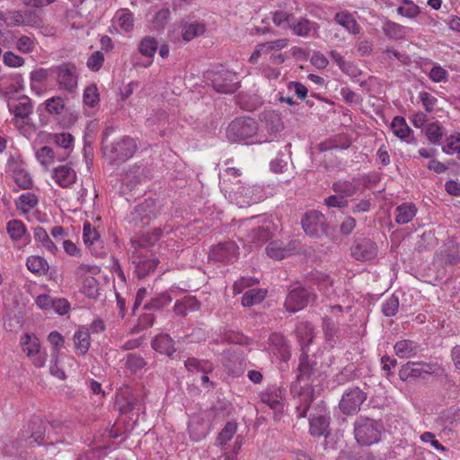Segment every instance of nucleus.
<instances>
[{
    "mask_svg": "<svg viewBox=\"0 0 460 460\" xmlns=\"http://www.w3.org/2000/svg\"><path fill=\"white\" fill-rule=\"evenodd\" d=\"M384 426L381 421L360 416L354 422V436L357 442L368 447L380 441Z\"/></svg>",
    "mask_w": 460,
    "mask_h": 460,
    "instance_id": "nucleus-1",
    "label": "nucleus"
},
{
    "mask_svg": "<svg viewBox=\"0 0 460 460\" xmlns=\"http://www.w3.org/2000/svg\"><path fill=\"white\" fill-rule=\"evenodd\" d=\"M137 149L134 138L124 136L111 145H105L102 140V150L104 155L111 164H120L131 158Z\"/></svg>",
    "mask_w": 460,
    "mask_h": 460,
    "instance_id": "nucleus-2",
    "label": "nucleus"
},
{
    "mask_svg": "<svg viewBox=\"0 0 460 460\" xmlns=\"http://www.w3.org/2000/svg\"><path fill=\"white\" fill-rule=\"evenodd\" d=\"M46 427L42 420L33 416L27 427L20 431L13 447L16 448L32 447L35 444L40 445L45 438Z\"/></svg>",
    "mask_w": 460,
    "mask_h": 460,
    "instance_id": "nucleus-3",
    "label": "nucleus"
},
{
    "mask_svg": "<svg viewBox=\"0 0 460 460\" xmlns=\"http://www.w3.org/2000/svg\"><path fill=\"white\" fill-rule=\"evenodd\" d=\"M258 131L257 122L250 117H239L226 128V137L231 142H241L253 137Z\"/></svg>",
    "mask_w": 460,
    "mask_h": 460,
    "instance_id": "nucleus-4",
    "label": "nucleus"
},
{
    "mask_svg": "<svg viewBox=\"0 0 460 460\" xmlns=\"http://www.w3.org/2000/svg\"><path fill=\"white\" fill-rule=\"evenodd\" d=\"M302 228L310 237L320 238L328 233L324 215L318 210L305 212L301 219Z\"/></svg>",
    "mask_w": 460,
    "mask_h": 460,
    "instance_id": "nucleus-5",
    "label": "nucleus"
},
{
    "mask_svg": "<svg viewBox=\"0 0 460 460\" xmlns=\"http://www.w3.org/2000/svg\"><path fill=\"white\" fill-rule=\"evenodd\" d=\"M441 370L442 368L438 364L409 361L399 370V377L402 381L417 377L425 379L427 376L438 375Z\"/></svg>",
    "mask_w": 460,
    "mask_h": 460,
    "instance_id": "nucleus-6",
    "label": "nucleus"
},
{
    "mask_svg": "<svg viewBox=\"0 0 460 460\" xmlns=\"http://www.w3.org/2000/svg\"><path fill=\"white\" fill-rule=\"evenodd\" d=\"M51 73L57 76V84L60 89L73 92L77 86L78 73L73 63H62L51 66Z\"/></svg>",
    "mask_w": 460,
    "mask_h": 460,
    "instance_id": "nucleus-7",
    "label": "nucleus"
},
{
    "mask_svg": "<svg viewBox=\"0 0 460 460\" xmlns=\"http://www.w3.org/2000/svg\"><path fill=\"white\" fill-rule=\"evenodd\" d=\"M367 398V393L359 387L356 386L349 388L343 394L339 403V408L343 414H357L360 411V407Z\"/></svg>",
    "mask_w": 460,
    "mask_h": 460,
    "instance_id": "nucleus-8",
    "label": "nucleus"
},
{
    "mask_svg": "<svg viewBox=\"0 0 460 460\" xmlns=\"http://www.w3.org/2000/svg\"><path fill=\"white\" fill-rule=\"evenodd\" d=\"M320 374L321 372L318 367V362L315 359L310 358L307 351H303L299 357L296 382L291 385L292 392L296 389V383L301 381L313 382L320 376Z\"/></svg>",
    "mask_w": 460,
    "mask_h": 460,
    "instance_id": "nucleus-9",
    "label": "nucleus"
},
{
    "mask_svg": "<svg viewBox=\"0 0 460 460\" xmlns=\"http://www.w3.org/2000/svg\"><path fill=\"white\" fill-rule=\"evenodd\" d=\"M315 294L308 288L297 287L291 289L285 300V307L290 313H296L305 308L314 300Z\"/></svg>",
    "mask_w": 460,
    "mask_h": 460,
    "instance_id": "nucleus-10",
    "label": "nucleus"
},
{
    "mask_svg": "<svg viewBox=\"0 0 460 460\" xmlns=\"http://www.w3.org/2000/svg\"><path fill=\"white\" fill-rule=\"evenodd\" d=\"M211 84L217 92L222 93H233L240 86L237 74L229 70H220L215 73Z\"/></svg>",
    "mask_w": 460,
    "mask_h": 460,
    "instance_id": "nucleus-11",
    "label": "nucleus"
},
{
    "mask_svg": "<svg viewBox=\"0 0 460 460\" xmlns=\"http://www.w3.org/2000/svg\"><path fill=\"white\" fill-rule=\"evenodd\" d=\"M238 246L233 241L219 243L209 252V259L216 261H233L237 259Z\"/></svg>",
    "mask_w": 460,
    "mask_h": 460,
    "instance_id": "nucleus-12",
    "label": "nucleus"
},
{
    "mask_svg": "<svg viewBox=\"0 0 460 460\" xmlns=\"http://www.w3.org/2000/svg\"><path fill=\"white\" fill-rule=\"evenodd\" d=\"M351 256L359 261L372 260L377 253L376 243L367 238L358 240L350 248Z\"/></svg>",
    "mask_w": 460,
    "mask_h": 460,
    "instance_id": "nucleus-13",
    "label": "nucleus"
},
{
    "mask_svg": "<svg viewBox=\"0 0 460 460\" xmlns=\"http://www.w3.org/2000/svg\"><path fill=\"white\" fill-rule=\"evenodd\" d=\"M310 434L314 437H328L330 416L325 409H321L318 413L313 414L309 420Z\"/></svg>",
    "mask_w": 460,
    "mask_h": 460,
    "instance_id": "nucleus-14",
    "label": "nucleus"
},
{
    "mask_svg": "<svg viewBox=\"0 0 460 460\" xmlns=\"http://www.w3.org/2000/svg\"><path fill=\"white\" fill-rule=\"evenodd\" d=\"M297 244L296 240H292L287 244H284L281 241H272L266 247V252L273 260H282L296 251Z\"/></svg>",
    "mask_w": 460,
    "mask_h": 460,
    "instance_id": "nucleus-15",
    "label": "nucleus"
},
{
    "mask_svg": "<svg viewBox=\"0 0 460 460\" xmlns=\"http://www.w3.org/2000/svg\"><path fill=\"white\" fill-rule=\"evenodd\" d=\"M139 394L136 389H132L128 385L119 388V400L121 404V411L124 412L133 411L139 402Z\"/></svg>",
    "mask_w": 460,
    "mask_h": 460,
    "instance_id": "nucleus-16",
    "label": "nucleus"
},
{
    "mask_svg": "<svg viewBox=\"0 0 460 460\" xmlns=\"http://www.w3.org/2000/svg\"><path fill=\"white\" fill-rule=\"evenodd\" d=\"M298 404L296 406L297 418H305L314 401V388L311 385L302 387L297 394Z\"/></svg>",
    "mask_w": 460,
    "mask_h": 460,
    "instance_id": "nucleus-17",
    "label": "nucleus"
},
{
    "mask_svg": "<svg viewBox=\"0 0 460 460\" xmlns=\"http://www.w3.org/2000/svg\"><path fill=\"white\" fill-rule=\"evenodd\" d=\"M151 347L155 351L167 355L168 357H172L176 351L174 341L167 333L156 335L151 341Z\"/></svg>",
    "mask_w": 460,
    "mask_h": 460,
    "instance_id": "nucleus-18",
    "label": "nucleus"
},
{
    "mask_svg": "<svg viewBox=\"0 0 460 460\" xmlns=\"http://www.w3.org/2000/svg\"><path fill=\"white\" fill-rule=\"evenodd\" d=\"M270 341L272 347V352L284 362L289 360L291 356L290 349L284 336L275 332L272 333Z\"/></svg>",
    "mask_w": 460,
    "mask_h": 460,
    "instance_id": "nucleus-19",
    "label": "nucleus"
},
{
    "mask_svg": "<svg viewBox=\"0 0 460 460\" xmlns=\"http://www.w3.org/2000/svg\"><path fill=\"white\" fill-rule=\"evenodd\" d=\"M149 205L147 203H142L137 205L129 216V221L134 225L135 227H144L150 222L151 216L148 211Z\"/></svg>",
    "mask_w": 460,
    "mask_h": 460,
    "instance_id": "nucleus-20",
    "label": "nucleus"
},
{
    "mask_svg": "<svg viewBox=\"0 0 460 460\" xmlns=\"http://www.w3.org/2000/svg\"><path fill=\"white\" fill-rule=\"evenodd\" d=\"M53 177L56 182L62 188L70 186L76 179L75 171L67 165H61L55 168Z\"/></svg>",
    "mask_w": 460,
    "mask_h": 460,
    "instance_id": "nucleus-21",
    "label": "nucleus"
},
{
    "mask_svg": "<svg viewBox=\"0 0 460 460\" xmlns=\"http://www.w3.org/2000/svg\"><path fill=\"white\" fill-rule=\"evenodd\" d=\"M334 22L342 26L349 33L357 35L360 32V26L348 11L339 12L334 16Z\"/></svg>",
    "mask_w": 460,
    "mask_h": 460,
    "instance_id": "nucleus-22",
    "label": "nucleus"
},
{
    "mask_svg": "<svg viewBox=\"0 0 460 460\" xmlns=\"http://www.w3.org/2000/svg\"><path fill=\"white\" fill-rule=\"evenodd\" d=\"M395 354L402 358L414 357L420 351V346L416 341L411 340H402L395 343Z\"/></svg>",
    "mask_w": 460,
    "mask_h": 460,
    "instance_id": "nucleus-23",
    "label": "nucleus"
},
{
    "mask_svg": "<svg viewBox=\"0 0 460 460\" xmlns=\"http://www.w3.org/2000/svg\"><path fill=\"white\" fill-rule=\"evenodd\" d=\"M262 121L265 124V128L270 134L280 132L284 128V124L280 114L275 111H268L262 114Z\"/></svg>",
    "mask_w": 460,
    "mask_h": 460,
    "instance_id": "nucleus-24",
    "label": "nucleus"
},
{
    "mask_svg": "<svg viewBox=\"0 0 460 460\" xmlns=\"http://www.w3.org/2000/svg\"><path fill=\"white\" fill-rule=\"evenodd\" d=\"M163 231L161 228H155L152 232L142 234L138 239L132 240V247L137 252L139 248L153 246L158 242L162 236Z\"/></svg>",
    "mask_w": 460,
    "mask_h": 460,
    "instance_id": "nucleus-25",
    "label": "nucleus"
},
{
    "mask_svg": "<svg viewBox=\"0 0 460 460\" xmlns=\"http://www.w3.org/2000/svg\"><path fill=\"white\" fill-rule=\"evenodd\" d=\"M137 257L139 260L134 261L136 264L134 272L138 279H144L156 269L159 260L156 258L142 259L141 255Z\"/></svg>",
    "mask_w": 460,
    "mask_h": 460,
    "instance_id": "nucleus-26",
    "label": "nucleus"
},
{
    "mask_svg": "<svg viewBox=\"0 0 460 460\" xmlns=\"http://www.w3.org/2000/svg\"><path fill=\"white\" fill-rule=\"evenodd\" d=\"M285 394V391L277 386L261 394V402L268 404L271 409L278 410L281 405Z\"/></svg>",
    "mask_w": 460,
    "mask_h": 460,
    "instance_id": "nucleus-27",
    "label": "nucleus"
},
{
    "mask_svg": "<svg viewBox=\"0 0 460 460\" xmlns=\"http://www.w3.org/2000/svg\"><path fill=\"white\" fill-rule=\"evenodd\" d=\"M27 269L38 276L46 275L49 270V263L45 258L40 255H31L26 261Z\"/></svg>",
    "mask_w": 460,
    "mask_h": 460,
    "instance_id": "nucleus-28",
    "label": "nucleus"
},
{
    "mask_svg": "<svg viewBox=\"0 0 460 460\" xmlns=\"http://www.w3.org/2000/svg\"><path fill=\"white\" fill-rule=\"evenodd\" d=\"M297 336L300 340L301 350L307 351V348L313 342L314 338V327L309 323H301L296 329Z\"/></svg>",
    "mask_w": 460,
    "mask_h": 460,
    "instance_id": "nucleus-29",
    "label": "nucleus"
},
{
    "mask_svg": "<svg viewBox=\"0 0 460 460\" xmlns=\"http://www.w3.org/2000/svg\"><path fill=\"white\" fill-rule=\"evenodd\" d=\"M417 208L412 203H402L395 208V222L399 225H404L411 221L415 217Z\"/></svg>",
    "mask_w": 460,
    "mask_h": 460,
    "instance_id": "nucleus-30",
    "label": "nucleus"
},
{
    "mask_svg": "<svg viewBox=\"0 0 460 460\" xmlns=\"http://www.w3.org/2000/svg\"><path fill=\"white\" fill-rule=\"evenodd\" d=\"M53 75L51 67L49 68H38L31 73V88L37 94H40L42 91L41 84L47 81L49 76Z\"/></svg>",
    "mask_w": 460,
    "mask_h": 460,
    "instance_id": "nucleus-31",
    "label": "nucleus"
},
{
    "mask_svg": "<svg viewBox=\"0 0 460 460\" xmlns=\"http://www.w3.org/2000/svg\"><path fill=\"white\" fill-rule=\"evenodd\" d=\"M66 156L67 154L64 155H57L53 148L48 146L40 148L36 152V157L38 161L45 166L53 164L56 160L63 161L66 158Z\"/></svg>",
    "mask_w": 460,
    "mask_h": 460,
    "instance_id": "nucleus-32",
    "label": "nucleus"
},
{
    "mask_svg": "<svg viewBox=\"0 0 460 460\" xmlns=\"http://www.w3.org/2000/svg\"><path fill=\"white\" fill-rule=\"evenodd\" d=\"M22 102L15 105H8L9 111L14 113L15 117L20 118L23 120L27 119L32 112V105L31 100L27 96L21 98Z\"/></svg>",
    "mask_w": 460,
    "mask_h": 460,
    "instance_id": "nucleus-33",
    "label": "nucleus"
},
{
    "mask_svg": "<svg viewBox=\"0 0 460 460\" xmlns=\"http://www.w3.org/2000/svg\"><path fill=\"white\" fill-rule=\"evenodd\" d=\"M6 231L13 242L22 240L27 234V229L22 221L12 219L6 225Z\"/></svg>",
    "mask_w": 460,
    "mask_h": 460,
    "instance_id": "nucleus-34",
    "label": "nucleus"
},
{
    "mask_svg": "<svg viewBox=\"0 0 460 460\" xmlns=\"http://www.w3.org/2000/svg\"><path fill=\"white\" fill-rule=\"evenodd\" d=\"M383 31L386 37L393 40H402L406 35V28L404 26L390 20L384 23Z\"/></svg>",
    "mask_w": 460,
    "mask_h": 460,
    "instance_id": "nucleus-35",
    "label": "nucleus"
},
{
    "mask_svg": "<svg viewBox=\"0 0 460 460\" xmlns=\"http://www.w3.org/2000/svg\"><path fill=\"white\" fill-rule=\"evenodd\" d=\"M332 189L335 193L342 196L345 199L355 195L358 190L353 181L342 180L333 182Z\"/></svg>",
    "mask_w": 460,
    "mask_h": 460,
    "instance_id": "nucleus-36",
    "label": "nucleus"
},
{
    "mask_svg": "<svg viewBox=\"0 0 460 460\" xmlns=\"http://www.w3.org/2000/svg\"><path fill=\"white\" fill-rule=\"evenodd\" d=\"M21 344L22 345L23 351L26 352L29 357L36 356L40 353V341L35 335L25 333L21 338Z\"/></svg>",
    "mask_w": 460,
    "mask_h": 460,
    "instance_id": "nucleus-37",
    "label": "nucleus"
},
{
    "mask_svg": "<svg viewBox=\"0 0 460 460\" xmlns=\"http://www.w3.org/2000/svg\"><path fill=\"white\" fill-rule=\"evenodd\" d=\"M206 31V25L203 22L186 23L182 28V38L186 41H190L194 38L202 35Z\"/></svg>",
    "mask_w": 460,
    "mask_h": 460,
    "instance_id": "nucleus-38",
    "label": "nucleus"
},
{
    "mask_svg": "<svg viewBox=\"0 0 460 460\" xmlns=\"http://www.w3.org/2000/svg\"><path fill=\"white\" fill-rule=\"evenodd\" d=\"M33 234L35 241L40 243L49 252L54 254L58 251L56 244L52 242L47 231L42 226L35 227Z\"/></svg>",
    "mask_w": 460,
    "mask_h": 460,
    "instance_id": "nucleus-39",
    "label": "nucleus"
},
{
    "mask_svg": "<svg viewBox=\"0 0 460 460\" xmlns=\"http://www.w3.org/2000/svg\"><path fill=\"white\" fill-rule=\"evenodd\" d=\"M267 291L261 288L250 289L242 297L243 306H252L260 304L265 297Z\"/></svg>",
    "mask_w": 460,
    "mask_h": 460,
    "instance_id": "nucleus-40",
    "label": "nucleus"
},
{
    "mask_svg": "<svg viewBox=\"0 0 460 460\" xmlns=\"http://www.w3.org/2000/svg\"><path fill=\"white\" fill-rule=\"evenodd\" d=\"M172 302V297L167 293H161L155 297H153L148 303L144 305L145 310L159 311L169 305Z\"/></svg>",
    "mask_w": 460,
    "mask_h": 460,
    "instance_id": "nucleus-41",
    "label": "nucleus"
},
{
    "mask_svg": "<svg viewBox=\"0 0 460 460\" xmlns=\"http://www.w3.org/2000/svg\"><path fill=\"white\" fill-rule=\"evenodd\" d=\"M313 22L305 18H300L297 21L294 18L289 25L293 32L300 37H306L312 30Z\"/></svg>",
    "mask_w": 460,
    "mask_h": 460,
    "instance_id": "nucleus-42",
    "label": "nucleus"
},
{
    "mask_svg": "<svg viewBox=\"0 0 460 460\" xmlns=\"http://www.w3.org/2000/svg\"><path fill=\"white\" fill-rule=\"evenodd\" d=\"M391 128H392L394 135L401 139L406 138L411 132V129L407 125L404 118L400 117V116L394 118V119L391 123Z\"/></svg>",
    "mask_w": 460,
    "mask_h": 460,
    "instance_id": "nucleus-43",
    "label": "nucleus"
},
{
    "mask_svg": "<svg viewBox=\"0 0 460 460\" xmlns=\"http://www.w3.org/2000/svg\"><path fill=\"white\" fill-rule=\"evenodd\" d=\"M99 290H100L99 282L95 278L87 277L84 279L83 287H82V292L88 298L97 299L100 295Z\"/></svg>",
    "mask_w": 460,
    "mask_h": 460,
    "instance_id": "nucleus-44",
    "label": "nucleus"
},
{
    "mask_svg": "<svg viewBox=\"0 0 460 460\" xmlns=\"http://www.w3.org/2000/svg\"><path fill=\"white\" fill-rule=\"evenodd\" d=\"M184 365L188 371H197L207 374L212 370V365L208 361L200 360L196 358H189L184 362Z\"/></svg>",
    "mask_w": 460,
    "mask_h": 460,
    "instance_id": "nucleus-45",
    "label": "nucleus"
},
{
    "mask_svg": "<svg viewBox=\"0 0 460 460\" xmlns=\"http://www.w3.org/2000/svg\"><path fill=\"white\" fill-rule=\"evenodd\" d=\"M158 49V42L153 37H145L139 43L138 50L141 55L152 58Z\"/></svg>",
    "mask_w": 460,
    "mask_h": 460,
    "instance_id": "nucleus-46",
    "label": "nucleus"
},
{
    "mask_svg": "<svg viewBox=\"0 0 460 460\" xmlns=\"http://www.w3.org/2000/svg\"><path fill=\"white\" fill-rule=\"evenodd\" d=\"M75 348L84 355L90 347V334L87 331H77L74 335Z\"/></svg>",
    "mask_w": 460,
    "mask_h": 460,
    "instance_id": "nucleus-47",
    "label": "nucleus"
},
{
    "mask_svg": "<svg viewBox=\"0 0 460 460\" xmlns=\"http://www.w3.org/2000/svg\"><path fill=\"white\" fill-rule=\"evenodd\" d=\"M0 21L4 22L8 26H19L24 23L23 15L19 11L1 12Z\"/></svg>",
    "mask_w": 460,
    "mask_h": 460,
    "instance_id": "nucleus-48",
    "label": "nucleus"
},
{
    "mask_svg": "<svg viewBox=\"0 0 460 460\" xmlns=\"http://www.w3.org/2000/svg\"><path fill=\"white\" fill-rule=\"evenodd\" d=\"M145 358L137 353H129L127 355L126 366L133 373L141 370L146 366Z\"/></svg>",
    "mask_w": 460,
    "mask_h": 460,
    "instance_id": "nucleus-49",
    "label": "nucleus"
},
{
    "mask_svg": "<svg viewBox=\"0 0 460 460\" xmlns=\"http://www.w3.org/2000/svg\"><path fill=\"white\" fill-rule=\"evenodd\" d=\"M425 134L432 144H439L444 135V128L437 122L427 126Z\"/></svg>",
    "mask_w": 460,
    "mask_h": 460,
    "instance_id": "nucleus-50",
    "label": "nucleus"
},
{
    "mask_svg": "<svg viewBox=\"0 0 460 460\" xmlns=\"http://www.w3.org/2000/svg\"><path fill=\"white\" fill-rule=\"evenodd\" d=\"M53 142L64 149H72L75 137L67 132L57 133L50 136Z\"/></svg>",
    "mask_w": 460,
    "mask_h": 460,
    "instance_id": "nucleus-51",
    "label": "nucleus"
},
{
    "mask_svg": "<svg viewBox=\"0 0 460 460\" xmlns=\"http://www.w3.org/2000/svg\"><path fill=\"white\" fill-rule=\"evenodd\" d=\"M237 430V425L234 422H227L217 438V442L220 446L226 445L232 439Z\"/></svg>",
    "mask_w": 460,
    "mask_h": 460,
    "instance_id": "nucleus-52",
    "label": "nucleus"
},
{
    "mask_svg": "<svg viewBox=\"0 0 460 460\" xmlns=\"http://www.w3.org/2000/svg\"><path fill=\"white\" fill-rule=\"evenodd\" d=\"M83 100L84 103L89 107H94L95 104L98 103L100 98L95 84H90L84 89Z\"/></svg>",
    "mask_w": 460,
    "mask_h": 460,
    "instance_id": "nucleus-53",
    "label": "nucleus"
},
{
    "mask_svg": "<svg viewBox=\"0 0 460 460\" xmlns=\"http://www.w3.org/2000/svg\"><path fill=\"white\" fill-rule=\"evenodd\" d=\"M38 203L37 198L31 193H24L19 197L17 208L23 212L33 208Z\"/></svg>",
    "mask_w": 460,
    "mask_h": 460,
    "instance_id": "nucleus-54",
    "label": "nucleus"
},
{
    "mask_svg": "<svg viewBox=\"0 0 460 460\" xmlns=\"http://www.w3.org/2000/svg\"><path fill=\"white\" fill-rule=\"evenodd\" d=\"M399 298L395 295H392L382 305L383 314L387 316H394L398 312Z\"/></svg>",
    "mask_w": 460,
    "mask_h": 460,
    "instance_id": "nucleus-55",
    "label": "nucleus"
},
{
    "mask_svg": "<svg viewBox=\"0 0 460 460\" xmlns=\"http://www.w3.org/2000/svg\"><path fill=\"white\" fill-rule=\"evenodd\" d=\"M100 238L99 233L92 227L91 223L85 221L83 229V240L86 245H92Z\"/></svg>",
    "mask_w": 460,
    "mask_h": 460,
    "instance_id": "nucleus-56",
    "label": "nucleus"
},
{
    "mask_svg": "<svg viewBox=\"0 0 460 460\" xmlns=\"http://www.w3.org/2000/svg\"><path fill=\"white\" fill-rule=\"evenodd\" d=\"M14 181L22 190H28L32 186L30 174L23 170H19L14 172Z\"/></svg>",
    "mask_w": 460,
    "mask_h": 460,
    "instance_id": "nucleus-57",
    "label": "nucleus"
},
{
    "mask_svg": "<svg viewBox=\"0 0 460 460\" xmlns=\"http://www.w3.org/2000/svg\"><path fill=\"white\" fill-rule=\"evenodd\" d=\"M271 234L269 226H261L253 230L252 239L258 243H262L270 240Z\"/></svg>",
    "mask_w": 460,
    "mask_h": 460,
    "instance_id": "nucleus-58",
    "label": "nucleus"
},
{
    "mask_svg": "<svg viewBox=\"0 0 460 460\" xmlns=\"http://www.w3.org/2000/svg\"><path fill=\"white\" fill-rule=\"evenodd\" d=\"M104 62V56L101 51L93 52L87 60V67L92 71H99Z\"/></svg>",
    "mask_w": 460,
    "mask_h": 460,
    "instance_id": "nucleus-59",
    "label": "nucleus"
},
{
    "mask_svg": "<svg viewBox=\"0 0 460 460\" xmlns=\"http://www.w3.org/2000/svg\"><path fill=\"white\" fill-rule=\"evenodd\" d=\"M64 109V102L61 97H52L46 102V110L50 114H60Z\"/></svg>",
    "mask_w": 460,
    "mask_h": 460,
    "instance_id": "nucleus-60",
    "label": "nucleus"
},
{
    "mask_svg": "<svg viewBox=\"0 0 460 460\" xmlns=\"http://www.w3.org/2000/svg\"><path fill=\"white\" fill-rule=\"evenodd\" d=\"M101 272V268L96 265L81 264L75 270V277L77 279L84 278L87 273L92 275H98Z\"/></svg>",
    "mask_w": 460,
    "mask_h": 460,
    "instance_id": "nucleus-61",
    "label": "nucleus"
},
{
    "mask_svg": "<svg viewBox=\"0 0 460 460\" xmlns=\"http://www.w3.org/2000/svg\"><path fill=\"white\" fill-rule=\"evenodd\" d=\"M324 204L328 208H343L349 204V201L339 194L331 195L324 199Z\"/></svg>",
    "mask_w": 460,
    "mask_h": 460,
    "instance_id": "nucleus-62",
    "label": "nucleus"
},
{
    "mask_svg": "<svg viewBox=\"0 0 460 460\" xmlns=\"http://www.w3.org/2000/svg\"><path fill=\"white\" fill-rule=\"evenodd\" d=\"M171 12L169 8H163L154 16L153 22L156 28H164L170 20Z\"/></svg>",
    "mask_w": 460,
    "mask_h": 460,
    "instance_id": "nucleus-63",
    "label": "nucleus"
},
{
    "mask_svg": "<svg viewBox=\"0 0 460 460\" xmlns=\"http://www.w3.org/2000/svg\"><path fill=\"white\" fill-rule=\"evenodd\" d=\"M3 59L4 63L11 67H19L24 64V59L22 57L17 56L11 51L5 52Z\"/></svg>",
    "mask_w": 460,
    "mask_h": 460,
    "instance_id": "nucleus-64",
    "label": "nucleus"
}]
</instances>
